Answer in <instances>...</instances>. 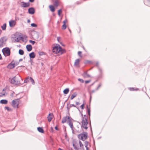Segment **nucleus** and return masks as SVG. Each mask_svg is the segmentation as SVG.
Listing matches in <instances>:
<instances>
[{"mask_svg":"<svg viewBox=\"0 0 150 150\" xmlns=\"http://www.w3.org/2000/svg\"><path fill=\"white\" fill-rule=\"evenodd\" d=\"M23 80L21 76L18 75L17 76L14 77L12 79H10L9 81L11 83L14 84L16 85L20 83V80Z\"/></svg>","mask_w":150,"mask_h":150,"instance_id":"obj_1","label":"nucleus"},{"mask_svg":"<svg viewBox=\"0 0 150 150\" xmlns=\"http://www.w3.org/2000/svg\"><path fill=\"white\" fill-rule=\"evenodd\" d=\"M72 119L69 116H67L64 117L62 119V123H64L66 122H67L69 125L70 126L72 130L73 128V124L72 123Z\"/></svg>","mask_w":150,"mask_h":150,"instance_id":"obj_2","label":"nucleus"},{"mask_svg":"<svg viewBox=\"0 0 150 150\" xmlns=\"http://www.w3.org/2000/svg\"><path fill=\"white\" fill-rule=\"evenodd\" d=\"M62 49L59 45L54 47L52 51L55 53H62Z\"/></svg>","mask_w":150,"mask_h":150,"instance_id":"obj_3","label":"nucleus"},{"mask_svg":"<svg viewBox=\"0 0 150 150\" xmlns=\"http://www.w3.org/2000/svg\"><path fill=\"white\" fill-rule=\"evenodd\" d=\"M79 139L82 141H85L87 137V134L86 132H84L78 135Z\"/></svg>","mask_w":150,"mask_h":150,"instance_id":"obj_4","label":"nucleus"},{"mask_svg":"<svg viewBox=\"0 0 150 150\" xmlns=\"http://www.w3.org/2000/svg\"><path fill=\"white\" fill-rule=\"evenodd\" d=\"M88 120L86 118L83 117L82 127L84 128L87 129L88 128Z\"/></svg>","mask_w":150,"mask_h":150,"instance_id":"obj_5","label":"nucleus"},{"mask_svg":"<svg viewBox=\"0 0 150 150\" xmlns=\"http://www.w3.org/2000/svg\"><path fill=\"white\" fill-rule=\"evenodd\" d=\"M3 54L5 56H9L10 54V50L8 48H5L2 50Z\"/></svg>","mask_w":150,"mask_h":150,"instance_id":"obj_6","label":"nucleus"},{"mask_svg":"<svg viewBox=\"0 0 150 150\" xmlns=\"http://www.w3.org/2000/svg\"><path fill=\"white\" fill-rule=\"evenodd\" d=\"M7 39L6 37H4L0 39V47H2L6 44Z\"/></svg>","mask_w":150,"mask_h":150,"instance_id":"obj_7","label":"nucleus"},{"mask_svg":"<svg viewBox=\"0 0 150 150\" xmlns=\"http://www.w3.org/2000/svg\"><path fill=\"white\" fill-rule=\"evenodd\" d=\"M12 106L14 108H18V105L17 100H13L12 102Z\"/></svg>","mask_w":150,"mask_h":150,"instance_id":"obj_8","label":"nucleus"},{"mask_svg":"<svg viewBox=\"0 0 150 150\" xmlns=\"http://www.w3.org/2000/svg\"><path fill=\"white\" fill-rule=\"evenodd\" d=\"M16 24V22L14 20H11L9 21V26L11 27L15 26Z\"/></svg>","mask_w":150,"mask_h":150,"instance_id":"obj_9","label":"nucleus"},{"mask_svg":"<svg viewBox=\"0 0 150 150\" xmlns=\"http://www.w3.org/2000/svg\"><path fill=\"white\" fill-rule=\"evenodd\" d=\"M22 4L21 5V6L23 7H27L29 6L30 3H25L24 2H21Z\"/></svg>","mask_w":150,"mask_h":150,"instance_id":"obj_10","label":"nucleus"},{"mask_svg":"<svg viewBox=\"0 0 150 150\" xmlns=\"http://www.w3.org/2000/svg\"><path fill=\"white\" fill-rule=\"evenodd\" d=\"M53 116V115L52 113H50L49 115L47 116V119H48V120L49 122H50Z\"/></svg>","mask_w":150,"mask_h":150,"instance_id":"obj_11","label":"nucleus"},{"mask_svg":"<svg viewBox=\"0 0 150 150\" xmlns=\"http://www.w3.org/2000/svg\"><path fill=\"white\" fill-rule=\"evenodd\" d=\"M28 11L30 14H33L35 13V10L33 8L31 7L28 9Z\"/></svg>","mask_w":150,"mask_h":150,"instance_id":"obj_12","label":"nucleus"},{"mask_svg":"<svg viewBox=\"0 0 150 150\" xmlns=\"http://www.w3.org/2000/svg\"><path fill=\"white\" fill-rule=\"evenodd\" d=\"M15 67V66L14 63L11 64V63L8 65L7 67L9 69H12L14 68Z\"/></svg>","mask_w":150,"mask_h":150,"instance_id":"obj_13","label":"nucleus"},{"mask_svg":"<svg viewBox=\"0 0 150 150\" xmlns=\"http://www.w3.org/2000/svg\"><path fill=\"white\" fill-rule=\"evenodd\" d=\"M26 49L28 51H30L32 50V47L31 45H27L26 47Z\"/></svg>","mask_w":150,"mask_h":150,"instance_id":"obj_14","label":"nucleus"},{"mask_svg":"<svg viewBox=\"0 0 150 150\" xmlns=\"http://www.w3.org/2000/svg\"><path fill=\"white\" fill-rule=\"evenodd\" d=\"M8 103V101L5 99L1 100L0 101V103L2 104H6Z\"/></svg>","mask_w":150,"mask_h":150,"instance_id":"obj_15","label":"nucleus"},{"mask_svg":"<svg viewBox=\"0 0 150 150\" xmlns=\"http://www.w3.org/2000/svg\"><path fill=\"white\" fill-rule=\"evenodd\" d=\"M35 56L34 52H33L29 54V57L30 58H34Z\"/></svg>","mask_w":150,"mask_h":150,"instance_id":"obj_16","label":"nucleus"},{"mask_svg":"<svg viewBox=\"0 0 150 150\" xmlns=\"http://www.w3.org/2000/svg\"><path fill=\"white\" fill-rule=\"evenodd\" d=\"M83 76L85 78H88L90 77V76L87 74V72H84L83 74Z\"/></svg>","mask_w":150,"mask_h":150,"instance_id":"obj_17","label":"nucleus"},{"mask_svg":"<svg viewBox=\"0 0 150 150\" xmlns=\"http://www.w3.org/2000/svg\"><path fill=\"white\" fill-rule=\"evenodd\" d=\"M79 62L80 59H78L76 60L74 62V66H77L79 64Z\"/></svg>","mask_w":150,"mask_h":150,"instance_id":"obj_18","label":"nucleus"},{"mask_svg":"<svg viewBox=\"0 0 150 150\" xmlns=\"http://www.w3.org/2000/svg\"><path fill=\"white\" fill-rule=\"evenodd\" d=\"M49 7L51 11L53 12L54 11L55 9L53 6L52 5H50L49 6Z\"/></svg>","mask_w":150,"mask_h":150,"instance_id":"obj_19","label":"nucleus"},{"mask_svg":"<svg viewBox=\"0 0 150 150\" xmlns=\"http://www.w3.org/2000/svg\"><path fill=\"white\" fill-rule=\"evenodd\" d=\"M77 95V93L76 92H74L71 96V100L73 99Z\"/></svg>","mask_w":150,"mask_h":150,"instance_id":"obj_20","label":"nucleus"},{"mask_svg":"<svg viewBox=\"0 0 150 150\" xmlns=\"http://www.w3.org/2000/svg\"><path fill=\"white\" fill-rule=\"evenodd\" d=\"M69 91V89L68 88H67L64 89L63 91V93L65 94H67Z\"/></svg>","mask_w":150,"mask_h":150,"instance_id":"obj_21","label":"nucleus"},{"mask_svg":"<svg viewBox=\"0 0 150 150\" xmlns=\"http://www.w3.org/2000/svg\"><path fill=\"white\" fill-rule=\"evenodd\" d=\"M38 131L41 133H43L44 132V130L43 129L40 127H39L38 128Z\"/></svg>","mask_w":150,"mask_h":150,"instance_id":"obj_22","label":"nucleus"},{"mask_svg":"<svg viewBox=\"0 0 150 150\" xmlns=\"http://www.w3.org/2000/svg\"><path fill=\"white\" fill-rule=\"evenodd\" d=\"M6 24L4 23L1 26V28L3 30H4L6 29Z\"/></svg>","mask_w":150,"mask_h":150,"instance_id":"obj_23","label":"nucleus"},{"mask_svg":"<svg viewBox=\"0 0 150 150\" xmlns=\"http://www.w3.org/2000/svg\"><path fill=\"white\" fill-rule=\"evenodd\" d=\"M19 54L21 55H22L24 54V51L22 50H20L18 52Z\"/></svg>","mask_w":150,"mask_h":150,"instance_id":"obj_24","label":"nucleus"},{"mask_svg":"<svg viewBox=\"0 0 150 150\" xmlns=\"http://www.w3.org/2000/svg\"><path fill=\"white\" fill-rule=\"evenodd\" d=\"M30 80L29 78L28 77H27V78H25V80L24 81V83H27Z\"/></svg>","mask_w":150,"mask_h":150,"instance_id":"obj_25","label":"nucleus"},{"mask_svg":"<svg viewBox=\"0 0 150 150\" xmlns=\"http://www.w3.org/2000/svg\"><path fill=\"white\" fill-rule=\"evenodd\" d=\"M4 89L3 90V92L0 93V97L3 96H4L5 94V92L4 91Z\"/></svg>","mask_w":150,"mask_h":150,"instance_id":"obj_26","label":"nucleus"},{"mask_svg":"<svg viewBox=\"0 0 150 150\" xmlns=\"http://www.w3.org/2000/svg\"><path fill=\"white\" fill-rule=\"evenodd\" d=\"M54 5L56 7L58 5V2L57 0H56L54 3Z\"/></svg>","mask_w":150,"mask_h":150,"instance_id":"obj_27","label":"nucleus"},{"mask_svg":"<svg viewBox=\"0 0 150 150\" xmlns=\"http://www.w3.org/2000/svg\"><path fill=\"white\" fill-rule=\"evenodd\" d=\"M29 79L30 80V81L33 84H34L35 83V82L34 80L33 79V78L31 77H30L29 78Z\"/></svg>","mask_w":150,"mask_h":150,"instance_id":"obj_28","label":"nucleus"},{"mask_svg":"<svg viewBox=\"0 0 150 150\" xmlns=\"http://www.w3.org/2000/svg\"><path fill=\"white\" fill-rule=\"evenodd\" d=\"M73 145L74 149L76 150H78L79 148H77L76 145H75L74 143H73Z\"/></svg>","mask_w":150,"mask_h":150,"instance_id":"obj_29","label":"nucleus"},{"mask_svg":"<svg viewBox=\"0 0 150 150\" xmlns=\"http://www.w3.org/2000/svg\"><path fill=\"white\" fill-rule=\"evenodd\" d=\"M5 108L6 109L9 111H11L12 110L11 109L8 107H5Z\"/></svg>","mask_w":150,"mask_h":150,"instance_id":"obj_30","label":"nucleus"},{"mask_svg":"<svg viewBox=\"0 0 150 150\" xmlns=\"http://www.w3.org/2000/svg\"><path fill=\"white\" fill-rule=\"evenodd\" d=\"M66 28V24H63V25L62 26V29L63 30L65 29Z\"/></svg>","mask_w":150,"mask_h":150,"instance_id":"obj_31","label":"nucleus"},{"mask_svg":"<svg viewBox=\"0 0 150 150\" xmlns=\"http://www.w3.org/2000/svg\"><path fill=\"white\" fill-rule=\"evenodd\" d=\"M20 40V39L18 38H16L15 39V41L16 42H19Z\"/></svg>","mask_w":150,"mask_h":150,"instance_id":"obj_32","label":"nucleus"},{"mask_svg":"<svg viewBox=\"0 0 150 150\" xmlns=\"http://www.w3.org/2000/svg\"><path fill=\"white\" fill-rule=\"evenodd\" d=\"M29 42L30 43H31L32 45H34L35 43V41L30 40H29Z\"/></svg>","mask_w":150,"mask_h":150,"instance_id":"obj_33","label":"nucleus"},{"mask_svg":"<svg viewBox=\"0 0 150 150\" xmlns=\"http://www.w3.org/2000/svg\"><path fill=\"white\" fill-rule=\"evenodd\" d=\"M31 25L33 27H36L37 26V25L34 23L31 24Z\"/></svg>","mask_w":150,"mask_h":150,"instance_id":"obj_34","label":"nucleus"},{"mask_svg":"<svg viewBox=\"0 0 150 150\" xmlns=\"http://www.w3.org/2000/svg\"><path fill=\"white\" fill-rule=\"evenodd\" d=\"M79 143L80 147H83V145L81 143V141H79Z\"/></svg>","mask_w":150,"mask_h":150,"instance_id":"obj_35","label":"nucleus"},{"mask_svg":"<svg viewBox=\"0 0 150 150\" xmlns=\"http://www.w3.org/2000/svg\"><path fill=\"white\" fill-rule=\"evenodd\" d=\"M87 110L88 111V114L89 115H90V110L88 108L87 109Z\"/></svg>","mask_w":150,"mask_h":150,"instance_id":"obj_36","label":"nucleus"},{"mask_svg":"<svg viewBox=\"0 0 150 150\" xmlns=\"http://www.w3.org/2000/svg\"><path fill=\"white\" fill-rule=\"evenodd\" d=\"M44 53L42 52H38V54L40 55H42L44 54Z\"/></svg>","mask_w":150,"mask_h":150,"instance_id":"obj_37","label":"nucleus"},{"mask_svg":"<svg viewBox=\"0 0 150 150\" xmlns=\"http://www.w3.org/2000/svg\"><path fill=\"white\" fill-rule=\"evenodd\" d=\"M78 80L81 82L82 83H83L84 82V81L82 79H78Z\"/></svg>","mask_w":150,"mask_h":150,"instance_id":"obj_38","label":"nucleus"},{"mask_svg":"<svg viewBox=\"0 0 150 150\" xmlns=\"http://www.w3.org/2000/svg\"><path fill=\"white\" fill-rule=\"evenodd\" d=\"M96 91V90H93L90 91V94L91 95L93 94V93H94Z\"/></svg>","mask_w":150,"mask_h":150,"instance_id":"obj_39","label":"nucleus"},{"mask_svg":"<svg viewBox=\"0 0 150 150\" xmlns=\"http://www.w3.org/2000/svg\"><path fill=\"white\" fill-rule=\"evenodd\" d=\"M62 12V10L61 9L59 10L58 11V15L60 16V13Z\"/></svg>","mask_w":150,"mask_h":150,"instance_id":"obj_40","label":"nucleus"},{"mask_svg":"<svg viewBox=\"0 0 150 150\" xmlns=\"http://www.w3.org/2000/svg\"><path fill=\"white\" fill-rule=\"evenodd\" d=\"M72 106H73L74 107H75V108H78L75 105H74V104H71L70 105V107H71Z\"/></svg>","mask_w":150,"mask_h":150,"instance_id":"obj_41","label":"nucleus"},{"mask_svg":"<svg viewBox=\"0 0 150 150\" xmlns=\"http://www.w3.org/2000/svg\"><path fill=\"white\" fill-rule=\"evenodd\" d=\"M80 107L82 109H83L84 108V104H83Z\"/></svg>","mask_w":150,"mask_h":150,"instance_id":"obj_42","label":"nucleus"},{"mask_svg":"<svg viewBox=\"0 0 150 150\" xmlns=\"http://www.w3.org/2000/svg\"><path fill=\"white\" fill-rule=\"evenodd\" d=\"M81 51H79L78 52V54L80 57H81Z\"/></svg>","mask_w":150,"mask_h":150,"instance_id":"obj_43","label":"nucleus"},{"mask_svg":"<svg viewBox=\"0 0 150 150\" xmlns=\"http://www.w3.org/2000/svg\"><path fill=\"white\" fill-rule=\"evenodd\" d=\"M91 81L90 80H88V81H85V82L86 83H89Z\"/></svg>","mask_w":150,"mask_h":150,"instance_id":"obj_44","label":"nucleus"},{"mask_svg":"<svg viewBox=\"0 0 150 150\" xmlns=\"http://www.w3.org/2000/svg\"><path fill=\"white\" fill-rule=\"evenodd\" d=\"M76 105H79L80 104V103L79 102H76Z\"/></svg>","mask_w":150,"mask_h":150,"instance_id":"obj_45","label":"nucleus"},{"mask_svg":"<svg viewBox=\"0 0 150 150\" xmlns=\"http://www.w3.org/2000/svg\"><path fill=\"white\" fill-rule=\"evenodd\" d=\"M85 146L86 148V150H89L88 148V146H87V145H85Z\"/></svg>","mask_w":150,"mask_h":150,"instance_id":"obj_46","label":"nucleus"},{"mask_svg":"<svg viewBox=\"0 0 150 150\" xmlns=\"http://www.w3.org/2000/svg\"><path fill=\"white\" fill-rule=\"evenodd\" d=\"M66 20H64V21H63V23L64 24H66Z\"/></svg>","mask_w":150,"mask_h":150,"instance_id":"obj_47","label":"nucleus"},{"mask_svg":"<svg viewBox=\"0 0 150 150\" xmlns=\"http://www.w3.org/2000/svg\"><path fill=\"white\" fill-rule=\"evenodd\" d=\"M60 37H58L57 38V40L58 41H59V39H60Z\"/></svg>","mask_w":150,"mask_h":150,"instance_id":"obj_48","label":"nucleus"},{"mask_svg":"<svg viewBox=\"0 0 150 150\" xmlns=\"http://www.w3.org/2000/svg\"><path fill=\"white\" fill-rule=\"evenodd\" d=\"M34 0H29V1L31 2H33L34 1Z\"/></svg>","mask_w":150,"mask_h":150,"instance_id":"obj_49","label":"nucleus"},{"mask_svg":"<svg viewBox=\"0 0 150 150\" xmlns=\"http://www.w3.org/2000/svg\"><path fill=\"white\" fill-rule=\"evenodd\" d=\"M88 143L86 141V145H87V146L88 145Z\"/></svg>","mask_w":150,"mask_h":150,"instance_id":"obj_50","label":"nucleus"},{"mask_svg":"<svg viewBox=\"0 0 150 150\" xmlns=\"http://www.w3.org/2000/svg\"><path fill=\"white\" fill-rule=\"evenodd\" d=\"M99 88V87L98 86V87L96 89V91L98 90Z\"/></svg>","mask_w":150,"mask_h":150,"instance_id":"obj_51","label":"nucleus"},{"mask_svg":"<svg viewBox=\"0 0 150 150\" xmlns=\"http://www.w3.org/2000/svg\"><path fill=\"white\" fill-rule=\"evenodd\" d=\"M27 22H28V23H30V20L28 19V21H27Z\"/></svg>","mask_w":150,"mask_h":150,"instance_id":"obj_52","label":"nucleus"},{"mask_svg":"<svg viewBox=\"0 0 150 150\" xmlns=\"http://www.w3.org/2000/svg\"><path fill=\"white\" fill-rule=\"evenodd\" d=\"M55 128L56 130H58V128L57 127V126H56L55 127Z\"/></svg>","mask_w":150,"mask_h":150,"instance_id":"obj_53","label":"nucleus"},{"mask_svg":"<svg viewBox=\"0 0 150 150\" xmlns=\"http://www.w3.org/2000/svg\"><path fill=\"white\" fill-rule=\"evenodd\" d=\"M58 150H63V149H61V148H59L58 149Z\"/></svg>","mask_w":150,"mask_h":150,"instance_id":"obj_54","label":"nucleus"},{"mask_svg":"<svg viewBox=\"0 0 150 150\" xmlns=\"http://www.w3.org/2000/svg\"><path fill=\"white\" fill-rule=\"evenodd\" d=\"M2 58L1 54H0V59H1Z\"/></svg>","mask_w":150,"mask_h":150,"instance_id":"obj_55","label":"nucleus"},{"mask_svg":"<svg viewBox=\"0 0 150 150\" xmlns=\"http://www.w3.org/2000/svg\"><path fill=\"white\" fill-rule=\"evenodd\" d=\"M132 91H134L135 90L134 88H132Z\"/></svg>","mask_w":150,"mask_h":150,"instance_id":"obj_56","label":"nucleus"},{"mask_svg":"<svg viewBox=\"0 0 150 150\" xmlns=\"http://www.w3.org/2000/svg\"><path fill=\"white\" fill-rule=\"evenodd\" d=\"M101 86V85L100 84L99 85V86H98V87L100 88Z\"/></svg>","mask_w":150,"mask_h":150,"instance_id":"obj_57","label":"nucleus"},{"mask_svg":"<svg viewBox=\"0 0 150 150\" xmlns=\"http://www.w3.org/2000/svg\"><path fill=\"white\" fill-rule=\"evenodd\" d=\"M2 32V31L1 30H0V34H1V33Z\"/></svg>","mask_w":150,"mask_h":150,"instance_id":"obj_58","label":"nucleus"},{"mask_svg":"<svg viewBox=\"0 0 150 150\" xmlns=\"http://www.w3.org/2000/svg\"><path fill=\"white\" fill-rule=\"evenodd\" d=\"M22 59H19V61H22Z\"/></svg>","mask_w":150,"mask_h":150,"instance_id":"obj_59","label":"nucleus"},{"mask_svg":"<svg viewBox=\"0 0 150 150\" xmlns=\"http://www.w3.org/2000/svg\"><path fill=\"white\" fill-rule=\"evenodd\" d=\"M135 90H136V91H137V90H138V89L137 88V89H135Z\"/></svg>","mask_w":150,"mask_h":150,"instance_id":"obj_60","label":"nucleus"},{"mask_svg":"<svg viewBox=\"0 0 150 150\" xmlns=\"http://www.w3.org/2000/svg\"><path fill=\"white\" fill-rule=\"evenodd\" d=\"M96 65H97V66H98V63H97V64H96Z\"/></svg>","mask_w":150,"mask_h":150,"instance_id":"obj_61","label":"nucleus"},{"mask_svg":"<svg viewBox=\"0 0 150 150\" xmlns=\"http://www.w3.org/2000/svg\"><path fill=\"white\" fill-rule=\"evenodd\" d=\"M129 88L130 90H131V88Z\"/></svg>","mask_w":150,"mask_h":150,"instance_id":"obj_62","label":"nucleus"},{"mask_svg":"<svg viewBox=\"0 0 150 150\" xmlns=\"http://www.w3.org/2000/svg\"><path fill=\"white\" fill-rule=\"evenodd\" d=\"M91 96H90V98L91 99Z\"/></svg>","mask_w":150,"mask_h":150,"instance_id":"obj_63","label":"nucleus"},{"mask_svg":"<svg viewBox=\"0 0 150 150\" xmlns=\"http://www.w3.org/2000/svg\"><path fill=\"white\" fill-rule=\"evenodd\" d=\"M85 116H86V115H85L84 116V117H85Z\"/></svg>","mask_w":150,"mask_h":150,"instance_id":"obj_64","label":"nucleus"}]
</instances>
